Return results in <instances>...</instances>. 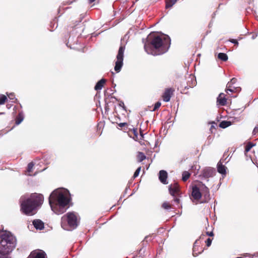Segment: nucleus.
<instances>
[{"mask_svg": "<svg viewBox=\"0 0 258 258\" xmlns=\"http://www.w3.org/2000/svg\"><path fill=\"white\" fill-rule=\"evenodd\" d=\"M69 191L61 189L53 190L49 197V204L54 212L60 214L65 212V207L69 205L70 199Z\"/></svg>", "mask_w": 258, "mask_h": 258, "instance_id": "obj_1", "label": "nucleus"}, {"mask_svg": "<svg viewBox=\"0 0 258 258\" xmlns=\"http://www.w3.org/2000/svg\"><path fill=\"white\" fill-rule=\"evenodd\" d=\"M170 44V38L167 35H154L151 36L149 43L151 53L153 55L163 54L168 50Z\"/></svg>", "mask_w": 258, "mask_h": 258, "instance_id": "obj_2", "label": "nucleus"}, {"mask_svg": "<svg viewBox=\"0 0 258 258\" xmlns=\"http://www.w3.org/2000/svg\"><path fill=\"white\" fill-rule=\"evenodd\" d=\"M44 201L42 194L33 193L30 197L21 201V210L27 215H33L38 208L41 207Z\"/></svg>", "mask_w": 258, "mask_h": 258, "instance_id": "obj_3", "label": "nucleus"}, {"mask_svg": "<svg viewBox=\"0 0 258 258\" xmlns=\"http://www.w3.org/2000/svg\"><path fill=\"white\" fill-rule=\"evenodd\" d=\"M16 244L17 239L10 232L4 231L0 235V253L9 254Z\"/></svg>", "mask_w": 258, "mask_h": 258, "instance_id": "obj_4", "label": "nucleus"}, {"mask_svg": "<svg viewBox=\"0 0 258 258\" xmlns=\"http://www.w3.org/2000/svg\"><path fill=\"white\" fill-rule=\"evenodd\" d=\"M61 227L67 229V227L75 228L77 227V217L74 212H69L61 217Z\"/></svg>", "mask_w": 258, "mask_h": 258, "instance_id": "obj_5", "label": "nucleus"}, {"mask_svg": "<svg viewBox=\"0 0 258 258\" xmlns=\"http://www.w3.org/2000/svg\"><path fill=\"white\" fill-rule=\"evenodd\" d=\"M170 194L173 197V201L176 203L179 208L181 207L180 205L181 192L179 185L177 182L171 184L168 187Z\"/></svg>", "mask_w": 258, "mask_h": 258, "instance_id": "obj_6", "label": "nucleus"}, {"mask_svg": "<svg viewBox=\"0 0 258 258\" xmlns=\"http://www.w3.org/2000/svg\"><path fill=\"white\" fill-rule=\"evenodd\" d=\"M125 50V46L121 45L119 47L118 53L116 56L117 60L115 62L114 70L118 73L120 71L123 65V53Z\"/></svg>", "mask_w": 258, "mask_h": 258, "instance_id": "obj_7", "label": "nucleus"}, {"mask_svg": "<svg viewBox=\"0 0 258 258\" xmlns=\"http://www.w3.org/2000/svg\"><path fill=\"white\" fill-rule=\"evenodd\" d=\"M201 190L202 191V196H203V199L201 203H208L210 200V194L209 188L204 184L201 185Z\"/></svg>", "mask_w": 258, "mask_h": 258, "instance_id": "obj_8", "label": "nucleus"}, {"mask_svg": "<svg viewBox=\"0 0 258 258\" xmlns=\"http://www.w3.org/2000/svg\"><path fill=\"white\" fill-rule=\"evenodd\" d=\"M174 89L172 88H167L165 90L162 97L164 101L169 102L171 96L173 95Z\"/></svg>", "mask_w": 258, "mask_h": 258, "instance_id": "obj_9", "label": "nucleus"}, {"mask_svg": "<svg viewBox=\"0 0 258 258\" xmlns=\"http://www.w3.org/2000/svg\"><path fill=\"white\" fill-rule=\"evenodd\" d=\"M191 196L197 201L199 200L202 198L201 186L199 187L196 185L192 187Z\"/></svg>", "mask_w": 258, "mask_h": 258, "instance_id": "obj_10", "label": "nucleus"}, {"mask_svg": "<svg viewBox=\"0 0 258 258\" xmlns=\"http://www.w3.org/2000/svg\"><path fill=\"white\" fill-rule=\"evenodd\" d=\"M192 250V254L194 256H198L199 254L201 253L203 251L204 249L202 247L200 246L198 240H197L195 242Z\"/></svg>", "mask_w": 258, "mask_h": 258, "instance_id": "obj_11", "label": "nucleus"}, {"mask_svg": "<svg viewBox=\"0 0 258 258\" xmlns=\"http://www.w3.org/2000/svg\"><path fill=\"white\" fill-rule=\"evenodd\" d=\"M45 253L43 251H33L28 258H45Z\"/></svg>", "mask_w": 258, "mask_h": 258, "instance_id": "obj_12", "label": "nucleus"}, {"mask_svg": "<svg viewBox=\"0 0 258 258\" xmlns=\"http://www.w3.org/2000/svg\"><path fill=\"white\" fill-rule=\"evenodd\" d=\"M168 174L165 170H160L159 173V179L161 182L163 184H167L168 183L167 181Z\"/></svg>", "mask_w": 258, "mask_h": 258, "instance_id": "obj_13", "label": "nucleus"}, {"mask_svg": "<svg viewBox=\"0 0 258 258\" xmlns=\"http://www.w3.org/2000/svg\"><path fill=\"white\" fill-rule=\"evenodd\" d=\"M217 103L218 105L221 106H225L227 103V99L225 97V95L224 93H220L217 99Z\"/></svg>", "mask_w": 258, "mask_h": 258, "instance_id": "obj_14", "label": "nucleus"}, {"mask_svg": "<svg viewBox=\"0 0 258 258\" xmlns=\"http://www.w3.org/2000/svg\"><path fill=\"white\" fill-rule=\"evenodd\" d=\"M128 135L133 138L135 140H138V133L137 128L128 129Z\"/></svg>", "mask_w": 258, "mask_h": 258, "instance_id": "obj_15", "label": "nucleus"}, {"mask_svg": "<svg viewBox=\"0 0 258 258\" xmlns=\"http://www.w3.org/2000/svg\"><path fill=\"white\" fill-rule=\"evenodd\" d=\"M33 224L37 229L41 230L44 228V224L40 220H35L33 221Z\"/></svg>", "mask_w": 258, "mask_h": 258, "instance_id": "obj_16", "label": "nucleus"}, {"mask_svg": "<svg viewBox=\"0 0 258 258\" xmlns=\"http://www.w3.org/2000/svg\"><path fill=\"white\" fill-rule=\"evenodd\" d=\"M106 80L104 79H101L96 84L95 88H94L97 91L100 90L103 87L105 83H106Z\"/></svg>", "mask_w": 258, "mask_h": 258, "instance_id": "obj_17", "label": "nucleus"}, {"mask_svg": "<svg viewBox=\"0 0 258 258\" xmlns=\"http://www.w3.org/2000/svg\"><path fill=\"white\" fill-rule=\"evenodd\" d=\"M217 171L219 173L225 174L226 173V167L221 163H218L217 165Z\"/></svg>", "mask_w": 258, "mask_h": 258, "instance_id": "obj_18", "label": "nucleus"}, {"mask_svg": "<svg viewBox=\"0 0 258 258\" xmlns=\"http://www.w3.org/2000/svg\"><path fill=\"white\" fill-rule=\"evenodd\" d=\"M161 207L165 210L174 209V206L168 202H164L161 205Z\"/></svg>", "mask_w": 258, "mask_h": 258, "instance_id": "obj_19", "label": "nucleus"}, {"mask_svg": "<svg viewBox=\"0 0 258 258\" xmlns=\"http://www.w3.org/2000/svg\"><path fill=\"white\" fill-rule=\"evenodd\" d=\"M24 119V115L22 112L18 113L15 119V123L17 125L19 124Z\"/></svg>", "mask_w": 258, "mask_h": 258, "instance_id": "obj_20", "label": "nucleus"}, {"mask_svg": "<svg viewBox=\"0 0 258 258\" xmlns=\"http://www.w3.org/2000/svg\"><path fill=\"white\" fill-rule=\"evenodd\" d=\"M231 125V122L230 121L224 120L220 123L219 126L221 128H225Z\"/></svg>", "mask_w": 258, "mask_h": 258, "instance_id": "obj_21", "label": "nucleus"}, {"mask_svg": "<svg viewBox=\"0 0 258 258\" xmlns=\"http://www.w3.org/2000/svg\"><path fill=\"white\" fill-rule=\"evenodd\" d=\"M177 2V0H166V8H171Z\"/></svg>", "mask_w": 258, "mask_h": 258, "instance_id": "obj_22", "label": "nucleus"}, {"mask_svg": "<svg viewBox=\"0 0 258 258\" xmlns=\"http://www.w3.org/2000/svg\"><path fill=\"white\" fill-rule=\"evenodd\" d=\"M145 154L141 152H139L137 155V159L138 162H141L146 159Z\"/></svg>", "mask_w": 258, "mask_h": 258, "instance_id": "obj_23", "label": "nucleus"}, {"mask_svg": "<svg viewBox=\"0 0 258 258\" xmlns=\"http://www.w3.org/2000/svg\"><path fill=\"white\" fill-rule=\"evenodd\" d=\"M218 58L224 61H226L228 59V56L226 53H219L218 55Z\"/></svg>", "mask_w": 258, "mask_h": 258, "instance_id": "obj_24", "label": "nucleus"}, {"mask_svg": "<svg viewBox=\"0 0 258 258\" xmlns=\"http://www.w3.org/2000/svg\"><path fill=\"white\" fill-rule=\"evenodd\" d=\"M190 174L186 171L183 172L182 174V180L183 181H186L190 177Z\"/></svg>", "mask_w": 258, "mask_h": 258, "instance_id": "obj_25", "label": "nucleus"}, {"mask_svg": "<svg viewBox=\"0 0 258 258\" xmlns=\"http://www.w3.org/2000/svg\"><path fill=\"white\" fill-rule=\"evenodd\" d=\"M254 146V144H252L251 142H249L247 144L245 147L244 153L245 154H246L248 152H249L250 149Z\"/></svg>", "mask_w": 258, "mask_h": 258, "instance_id": "obj_26", "label": "nucleus"}, {"mask_svg": "<svg viewBox=\"0 0 258 258\" xmlns=\"http://www.w3.org/2000/svg\"><path fill=\"white\" fill-rule=\"evenodd\" d=\"M118 126L122 128L124 131H126L128 128V124L126 122H122L118 124Z\"/></svg>", "mask_w": 258, "mask_h": 258, "instance_id": "obj_27", "label": "nucleus"}, {"mask_svg": "<svg viewBox=\"0 0 258 258\" xmlns=\"http://www.w3.org/2000/svg\"><path fill=\"white\" fill-rule=\"evenodd\" d=\"M34 166V164L33 162H30L28 164L27 166V171L28 173H31L32 171V169ZM28 175H30V173L28 174Z\"/></svg>", "mask_w": 258, "mask_h": 258, "instance_id": "obj_28", "label": "nucleus"}, {"mask_svg": "<svg viewBox=\"0 0 258 258\" xmlns=\"http://www.w3.org/2000/svg\"><path fill=\"white\" fill-rule=\"evenodd\" d=\"M7 100V97L5 95H1L0 96V105L4 104Z\"/></svg>", "mask_w": 258, "mask_h": 258, "instance_id": "obj_29", "label": "nucleus"}, {"mask_svg": "<svg viewBox=\"0 0 258 258\" xmlns=\"http://www.w3.org/2000/svg\"><path fill=\"white\" fill-rule=\"evenodd\" d=\"M161 103L159 101L157 102L155 104L154 107L153 109V111H155L156 110H157L161 106Z\"/></svg>", "mask_w": 258, "mask_h": 258, "instance_id": "obj_30", "label": "nucleus"}, {"mask_svg": "<svg viewBox=\"0 0 258 258\" xmlns=\"http://www.w3.org/2000/svg\"><path fill=\"white\" fill-rule=\"evenodd\" d=\"M141 167H139V168H137V169L136 170V171L135 172L134 174V175H133V177L134 178H136L138 176L139 173H140V172L141 171Z\"/></svg>", "mask_w": 258, "mask_h": 258, "instance_id": "obj_31", "label": "nucleus"}, {"mask_svg": "<svg viewBox=\"0 0 258 258\" xmlns=\"http://www.w3.org/2000/svg\"><path fill=\"white\" fill-rule=\"evenodd\" d=\"M212 241V239H211V238H208V239L206 240L205 242H206V245H207L208 247L210 246L211 245Z\"/></svg>", "mask_w": 258, "mask_h": 258, "instance_id": "obj_32", "label": "nucleus"}, {"mask_svg": "<svg viewBox=\"0 0 258 258\" xmlns=\"http://www.w3.org/2000/svg\"><path fill=\"white\" fill-rule=\"evenodd\" d=\"M203 174L205 177L207 178L211 176V173L208 171H204Z\"/></svg>", "mask_w": 258, "mask_h": 258, "instance_id": "obj_33", "label": "nucleus"}, {"mask_svg": "<svg viewBox=\"0 0 258 258\" xmlns=\"http://www.w3.org/2000/svg\"><path fill=\"white\" fill-rule=\"evenodd\" d=\"M252 134L253 135H255L256 134H258V125L257 126H256L253 130V132H252Z\"/></svg>", "mask_w": 258, "mask_h": 258, "instance_id": "obj_34", "label": "nucleus"}, {"mask_svg": "<svg viewBox=\"0 0 258 258\" xmlns=\"http://www.w3.org/2000/svg\"><path fill=\"white\" fill-rule=\"evenodd\" d=\"M8 96L10 99L12 100L14 99L15 98V95L14 93H10V94H8Z\"/></svg>", "mask_w": 258, "mask_h": 258, "instance_id": "obj_35", "label": "nucleus"}, {"mask_svg": "<svg viewBox=\"0 0 258 258\" xmlns=\"http://www.w3.org/2000/svg\"><path fill=\"white\" fill-rule=\"evenodd\" d=\"M230 41L234 44H235V45H238V42L237 41V40L236 39H231L230 40Z\"/></svg>", "mask_w": 258, "mask_h": 258, "instance_id": "obj_36", "label": "nucleus"}, {"mask_svg": "<svg viewBox=\"0 0 258 258\" xmlns=\"http://www.w3.org/2000/svg\"><path fill=\"white\" fill-rule=\"evenodd\" d=\"M9 254L0 253V258H8L7 255Z\"/></svg>", "mask_w": 258, "mask_h": 258, "instance_id": "obj_37", "label": "nucleus"}, {"mask_svg": "<svg viewBox=\"0 0 258 258\" xmlns=\"http://www.w3.org/2000/svg\"><path fill=\"white\" fill-rule=\"evenodd\" d=\"M237 80L236 78H232L231 81L229 82L231 84H234V83H236Z\"/></svg>", "mask_w": 258, "mask_h": 258, "instance_id": "obj_38", "label": "nucleus"}, {"mask_svg": "<svg viewBox=\"0 0 258 258\" xmlns=\"http://www.w3.org/2000/svg\"><path fill=\"white\" fill-rule=\"evenodd\" d=\"M206 234L208 236H214V233L212 231L211 232H206Z\"/></svg>", "mask_w": 258, "mask_h": 258, "instance_id": "obj_39", "label": "nucleus"}, {"mask_svg": "<svg viewBox=\"0 0 258 258\" xmlns=\"http://www.w3.org/2000/svg\"><path fill=\"white\" fill-rule=\"evenodd\" d=\"M228 91H230L231 92H234V89H233L232 88H226V93H228Z\"/></svg>", "mask_w": 258, "mask_h": 258, "instance_id": "obj_40", "label": "nucleus"}, {"mask_svg": "<svg viewBox=\"0 0 258 258\" xmlns=\"http://www.w3.org/2000/svg\"><path fill=\"white\" fill-rule=\"evenodd\" d=\"M232 85L230 82H228L227 85V88H232Z\"/></svg>", "mask_w": 258, "mask_h": 258, "instance_id": "obj_41", "label": "nucleus"}, {"mask_svg": "<svg viewBox=\"0 0 258 258\" xmlns=\"http://www.w3.org/2000/svg\"><path fill=\"white\" fill-rule=\"evenodd\" d=\"M119 106H120L122 107L123 108V109H125V107L124 104V103H123V102H121L119 104Z\"/></svg>", "mask_w": 258, "mask_h": 258, "instance_id": "obj_42", "label": "nucleus"}, {"mask_svg": "<svg viewBox=\"0 0 258 258\" xmlns=\"http://www.w3.org/2000/svg\"><path fill=\"white\" fill-rule=\"evenodd\" d=\"M191 80H193V81H194V83L192 84V85H189V87H192L193 86H194L196 83V81L193 78H191Z\"/></svg>", "mask_w": 258, "mask_h": 258, "instance_id": "obj_43", "label": "nucleus"}, {"mask_svg": "<svg viewBox=\"0 0 258 258\" xmlns=\"http://www.w3.org/2000/svg\"><path fill=\"white\" fill-rule=\"evenodd\" d=\"M96 1V0H88V2L89 4H92Z\"/></svg>", "mask_w": 258, "mask_h": 258, "instance_id": "obj_44", "label": "nucleus"}, {"mask_svg": "<svg viewBox=\"0 0 258 258\" xmlns=\"http://www.w3.org/2000/svg\"><path fill=\"white\" fill-rule=\"evenodd\" d=\"M212 128H215V126L213 124H212L211 126V130L212 131Z\"/></svg>", "mask_w": 258, "mask_h": 258, "instance_id": "obj_45", "label": "nucleus"}, {"mask_svg": "<svg viewBox=\"0 0 258 258\" xmlns=\"http://www.w3.org/2000/svg\"><path fill=\"white\" fill-rule=\"evenodd\" d=\"M144 47H145V49L146 50H147V44H145V46H144Z\"/></svg>", "mask_w": 258, "mask_h": 258, "instance_id": "obj_46", "label": "nucleus"}, {"mask_svg": "<svg viewBox=\"0 0 258 258\" xmlns=\"http://www.w3.org/2000/svg\"><path fill=\"white\" fill-rule=\"evenodd\" d=\"M212 124H215V122H212Z\"/></svg>", "mask_w": 258, "mask_h": 258, "instance_id": "obj_47", "label": "nucleus"}]
</instances>
